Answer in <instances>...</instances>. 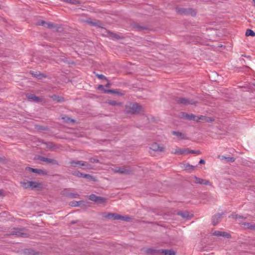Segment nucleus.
<instances>
[{
  "label": "nucleus",
  "mask_w": 255,
  "mask_h": 255,
  "mask_svg": "<svg viewBox=\"0 0 255 255\" xmlns=\"http://www.w3.org/2000/svg\"><path fill=\"white\" fill-rule=\"evenodd\" d=\"M113 170L115 173H118L124 175L132 174L134 171V169L133 168L129 166L116 167Z\"/></svg>",
  "instance_id": "1"
},
{
  "label": "nucleus",
  "mask_w": 255,
  "mask_h": 255,
  "mask_svg": "<svg viewBox=\"0 0 255 255\" xmlns=\"http://www.w3.org/2000/svg\"><path fill=\"white\" fill-rule=\"evenodd\" d=\"M71 166L73 167H79L85 166L88 169H91V165L87 162L80 160H72L70 162Z\"/></svg>",
  "instance_id": "2"
},
{
  "label": "nucleus",
  "mask_w": 255,
  "mask_h": 255,
  "mask_svg": "<svg viewBox=\"0 0 255 255\" xmlns=\"http://www.w3.org/2000/svg\"><path fill=\"white\" fill-rule=\"evenodd\" d=\"M24 228H14L11 231V235H15L17 237L26 238L28 237V234L24 232Z\"/></svg>",
  "instance_id": "3"
},
{
  "label": "nucleus",
  "mask_w": 255,
  "mask_h": 255,
  "mask_svg": "<svg viewBox=\"0 0 255 255\" xmlns=\"http://www.w3.org/2000/svg\"><path fill=\"white\" fill-rule=\"evenodd\" d=\"M176 10L178 13L184 15L195 16L196 13L195 10L192 8H177Z\"/></svg>",
  "instance_id": "4"
},
{
  "label": "nucleus",
  "mask_w": 255,
  "mask_h": 255,
  "mask_svg": "<svg viewBox=\"0 0 255 255\" xmlns=\"http://www.w3.org/2000/svg\"><path fill=\"white\" fill-rule=\"evenodd\" d=\"M141 106L137 104H134L128 108H127V112L128 113L134 114L138 113L141 110Z\"/></svg>",
  "instance_id": "5"
},
{
  "label": "nucleus",
  "mask_w": 255,
  "mask_h": 255,
  "mask_svg": "<svg viewBox=\"0 0 255 255\" xmlns=\"http://www.w3.org/2000/svg\"><path fill=\"white\" fill-rule=\"evenodd\" d=\"M175 101L178 104L183 105L195 104V102L193 100L183 97H177Z\"/></svg>",
  "instance_id": "6"
},
{
  "label": "nucleus",
  "mask_w": 255,
  "mask_h": 255,
  "mask_svg": "<svg viewBox=\"0 0 255 255\" xmlns=\"http://www.w3.org/2000/svg\"><path fill=\"white\" fill-rule=\"evenodd\" d=\"M37 159L40 161H44L53 165H59L58 162L53 159L48 158L42 156H39Z\"/></svg>",
  "instance_id": "7"
},
{
  "label": "nucleus",
  "mask_w": 255,
  "mask_h": 255,
  "mask_svg": "<svg viewBox=\"0 0 255 255\" xmlns=\"http://www.w3.org/2000/svg\"><path fill=\"white\" fill-rule=\"evenodd\" d=\"M150 149L154 151L163 152L165 150V147L160 146L159 144L157 143H153L151 145Z\"/></svg>",
  "instance_id": "8"
},
{
  "label": "nucleus",
  "mask_w": 255,
  "mask_h": 255,
  "mask_svg": "<svg viewBox=\"0 0 255 255\" xmlns=\"http://www.w3.org/2000/svg\"><path fill=\"white\" fill-rule=\"evenodd\" d=\"M194 180L193 182L196 184H203L206 185H211V183L206 179H203L201 178H198L197 177H195L194 178Z\"/></svg>",
  "instance_id": "9"
},
{
  "label": "nucleus",
  "mask_w": 255,
  "mask_h": 255,
  "mask_svg": "<svg viewBox=\"0 0 255 255\" xmlns=\"http://www.w3.org/2000/svg\"><path fill=\"white\" fill-rule=\"evenodd\" d=\"M36 24L38 25H42L44 27H47L49 28H55L54 24L51 22H46L44 20H39L36 22Z\"/></svg>",
  "instance_id": "10"
},
{
  "label": "nucleus",
  "mask_w": 255,
  "mask_h": 255,
  "mask_svg": "<svg viewBox=\"0 0 255 255\" xmlns=\"http://www.w3.org/2000/svg\"><path fill=\"white\" fill-rule=\"evenodd\" d=\"M222 215V213H218L212 217V222L213 226H216L220 221Z\"/></svg>",
  "instance_id": "11"
},
{
  "label": "nucleus",
  "mask_w": 255,
  "mask_h": 255,
  "mask_svg": "<svg viewBox=\"0 0 255 255\" xmlns=\"http://www.w3.org/2000/svg\"><path fill=\"white\" fill-rule=\"evenodd\" d=\"M213 235L218 237H223L226 238H230V235L225 232H221L219 231H215L213 233Z\"/></svg>",
  "instance_id": "12"
},
{
  "label": "nucleus",
  "mask_w": 255,
  "mask_h": 255,
  "mask_svg": "<svg viewBox=\"0 0 255 255\" xmlns=\"http://www.w3.org/2000/svg\"><path fill=\"white\" fill-rule=\"evenodd\" d=\"M26 97L30 101L36 103H39L41 101V99L39 97L36 96L34 94H28L26 95Z\"/></svg>",
  "instance_id": "13"
},
{
  "label": "nucleus",
  "mask_w": 255,
  "mask_h": 255,
  "mask_svg": "<svg viewBox=\"0 0 255 255\" xmlns=\"http://www.w3.org/2000/svg\"><path fill=\"white\" fill-rule=\"evenodd\" d=\"M182 118L190 121H196L197 117L193 114H188L186 113H182Z\"/></svg>",
  "instance_id": "14"
},
{
  "label": "nucleus",
  "mask_w": 255,
  "mask_h": 255,
  "mask_svg": "<svg viewBox=\"0 0 255 255\" xmlns=\"http://www.w3.org/2000/svg\"><path fill=\"white\" fill-rule=\"evenodd\" d=\"M177 215L181 216L184 219H189L191 218L192 215L190 214L188 211L178 212Z\"/></svg>",
  "instance_id": "15"
},
{
  "label": "nucleus",
  "mask_w": 255,
  "mask_h": 255,
  "mask_svg": "<svg viewBox=\"0 0 255 255\" xmlns=\"http://www.w3.org/2000/svg\"><path fill=\"white\" fill-rule=\"evenodd\" d=\"M185 153L186 150L185 149L180 148L178 147H177L176 149L171 151V153L174 154L182 155L185 154Z\"/></svg>",
  "instance_id": "16"
},
{
  "label": "nucleus",
  "mask_w": 255,
  "mask_h": 255,
  "mask_svg": "<svg viewBox=\"0 0 255 255\" xmlns=\"http://www.w3.org/2000/svg\"><path fill=\"white\" fill-rule=\"evenodd\" d=\"M29 185H30V189H34L35 188H41L42 185L41 183L36 181H29Z\"/></svg>",
  "instance_id": "17"
},
{
  "label": "nucleus",
  "mask_w": 255,
  "mask_h": 255,
  "mask_svg": "<svg viewBox=\"0 0 255 255\" xmlns=\"http://www.w3.org/2000/svg\"><path fill=\"white\" fill-rule=\"evenodd\" d=\"M172 134L176 136L180 139H184L186 138L185 134L179 131H172Z\"/></svg>",
  "instance_id": "18"
},
{
  "label": "nucleus",
  "mask_w": 255,
  "mask_h": 255,
  "mask_svg": "<svg viewBox=\"0 0 255 255\" xmlns=\"http://www.w3.org/2000/svg\"><path fill=\"white\" fill-rule=\"evenodd\" d=\"M175 252L173 250H161L160 255H175Z\"/></svg>",
  "instance_id": "19"
},
{
  "label": "nucleus",
  "mask_w": 255,
  "mask_h": 255,
  "mask_svg": "<svg viewBox=\"0 0 255 255\" xmlns=\"http://www.w3.org/2000/svg\"><path fill=\"white\" fill-rule=\"evenodd\" d=\"M146 253L151 255H160L161 250H155L153 249H148L146 250Z\"/></svg>",
  "instance_id": "20"
},
{
  "label": "nucleus",
  "mask_w": 255,
  "mask_h": 255,
  "mask_svg": "<svg viewBox=\"0 0 255 255\" xmlns=\"http://www.w3.org/2000/svg\"><path fill=\"white\" fill-rule=\"evenodd\" d=\"M30 74L34 77H36V78L38 79H41L43 77H45V76L40 73H37V72H35L34 71H32V72H30Z\"/></svg>",
  "instance_id": "21"
},
{
  "label": "nucleus",
  "mask_w": 255,
  "mask_h": 255,
  "mask_svg": "<svg viewBox=\"0 0 255 255\" xmlns=\"http://www.w3.org/2000/svg\"><path fill=\"white\" fill-rule=\"evenodd\" d=\"M87 23H89L91 25L97 26L99 27H102L103 24L100 21H87Z\"/></svg>",
  "instance_id": "22"
},
{
  "label": "nucleus",
  "mask_w": 255,
  "mask_h": 255,
  "mask_svg": "<svg viewBox=\"0 0 255 255\" xmlns=\"http://www.w3.org/2000/svg\"><path fill=\"white\" fill-rule=\"evenodd\" d=\"M118 214L116 213H108L106 214L104 217L108 219H113L114 220H117V217Z\"/></svg>",
  "instance_id": "23"
},
{
  "label": "nucleus",
  "mask_w": 255,
  "mask_h": 255,
  "mask_svg": "<svg viewBox=\"0 0 255 255\" xmlns=\"http://www.w3.org/2000/svg\"><path fill=\"white\" fill-rule=\"evenodd\" d=\"M35 173L39 174V175H48V171L45 170L40 169H36L35 168Z\"/></svg>",
  "instance_id": "24"
},
{
  "label": "nucleus",
  "mask_w": 255,
  "mask_h": 255,
  "mask_svg": "<svg viewBox=\"0 0 255 255\" xmlns=\"http://www.w3.org/2000/svg\"><path fill=\"white\" fill-rule=\"evenodd\" d=\"M50 98L53 99L54 101H56L58 102H61L63 101V98L62 97H59L55 95L50 96Z\"/></svg>",
  "instance_id": "25"
},
{
  "label": "nucleus",
  "mask_w": 255,
  "mask_h": 255,
  "mask_svg": "<svg viewBox=\"0 0 255 255\" xmlns=\"http://www.w3.org/2000/svg\"><path fill=\"white\" fill-rule=\"evenodd\" d=\"M61 1L66 2L67 3H69L72 4H79L81 3V2L79 0H61Z\"/></svg>",
  "instance_id": "26"
},
{
  "label": "nucleus",
  "mask_w": 255,
  "mask_h": 255,
  "mask_svg": "<svg viewBox=\"0 0 255 255\" xmlns=\"http://www.w3.org/2000/svg\"><path fill=\"white\" fill-rule=\"evenodd\" d=\"M185 150H186V153L185 154H189V153L200 154L201 153L200 150H190L188 148L185 149Z\"/></svg>",
  "instance_id": "27"
},
{
  "label": "nucleus",
  "mask_w": 255,
  "mask_h": 255,
  "mask_svg": "<svg viewBox=\"0 0 255 255\" xmlns=\"http://www.w3.org/2000/svg\"><path fill=\"white\" fill-rule=\"evenodd\" d=\"M117 217V220H121L125 221H128L130 219L128 216H123L119 214H118Z\"/></svg>",
  "instance_id": "28"
},
{
  "label": "nucleus",
  "mask_w": 255,
  "mask_h": 255,
  "mask_svg": "<svg viewBox=\"0 0 255 255\" xmlns=\"http://www.w3.org/2000/svg\"><path fill=\"white\" fill-rule=\"evenodd\" d=\"M82 178H86L89 180L96 181V179L94 177L88 174H84Z\"/></svg>",
  "instance_id": "29"
},
{
  "label": "nucleus",
  "mask_w": 255,
  "mask_h": 255,
  "mask_svg": "<svg viewBox=\"0 0 255 255\" xmlns=\"http://www.w3.org/2000/svg\"><path fill=\"white\" fill-rule=\"evenodd\" d=\"M245 227L247 229H249L253 230H255V224H250L249 223L244 224Z\"/></svg>",
  "instance_id": "30"
},
{
  "label": "nucleus",
  "mask_w": 255,
  "mask_h": 255,
  "mask_svg": "<svg viewBox=\"0 0 255 255\" xmlns=\"http://www.w3.org/2000/svg\"><path fill=\"white\" fill-rule=\"evenodd\" d=\"M246 35L247 36H255V33L253 30H252L250 29H248L246 32Z\"/></svg>",
  "instance_id": "31"
},
{
  "label": "nucleus",
  "mask_w": 255,
  "mask_h": 255,
  "mask_svg": "<svg viewBox=\"0 0 255 255\" xmlns=\"http://www.w3.org/2000/svg\"><path fill=\"white\" fill-rule=\"evenodd\" d=\"M72 174L75 176H77L78 177H81V178H82L83 175V173L82 172H80L79 171H73V172H72Z\"/></svg>",
  "instance_id": "32"
},
{
  "label": "nucleus",
  "mask_w": 255,
  "mask_h": 255,
  "mask_svg": "<svg viewBox=\"0 0 255 255\" xmlns=\"http://www.w3.org/2000/svg\"><path fill=\"white\" fill-rule=\"evenodd\" d=\"M105 93H112V94H116L118 95H121L117 90H104Z\"/></svg>",
  "instance_id": "33"
},
{
  "label": "nucleus",
  "mask_w": 255,
  "mask_h": 255,
  "mask_svg": "<svg viewBox=\"0 0 255 255\" xmlns=\"http://www.w3.org/2000/svg\"><path fill=\"white\" fill-rule=\"evenodd\" d=\"M89 199L91 201L96 202V201H98V196L95 195V194H91L89 196Z\"/></svg>",
  "instance_id": "34"
},
{
  "label": "nucleus",
  "mask_w": 255,
  "mask_h": 255,
  "mask_svg": "<svg viewBox=\"0 0 255 255\" xmlns=\"http://www.w3.org/2000/svg\"><path fill=\"white\" fill-rule=\"evenodd\" d=\"M21 184H22V187L24 188H25V189L30 188V185H29L30 184L29 181L24 182H22Z\"/></svg>",
  "instance_id": "35"
},
{
  "label": "nucleus",
  "mask_w": 255,
  "mask_h": 255,
  "mask_svg": "<svg viewBox=\"0 0 255 255\" xmlns=\"http://www.w3.org/2000/svg\"><path fill=\"white\" fill-rule=\"evenodd\" d=\"M108 103L110 105H112V106H116V105H121V103H118L116 101H114V100L110 101Z\"/></svg>",
  "instance_id": "36"
},
{
  "label": "nucleus",
  "mask_w": 255,
  "mask_h": 255,
  "mask_svg": "<svg viewBox=\"0 0 255 255\" xmlns=\"http://www.w3.org/2000/svg\"><path fill=\"white\" fill-rule=\"evenodd\" d=\"M89 160V161L91 163H99L100 162L99 160L98 159L94 158V157H90Z\"/></svg>",
  "instance_id": "37"
},
{
  "label": "nucleus",
  "mask_w": 255,
  "mask_h": 255,
  "mask_svg": "<svg viewBox=\"0 0 255 255\" xmlns=\"http://www.w3.org/2000/svg\"><path fill=\"white\" fill-rule=\"evenodd\" d=\"M106 201V199L104 198H103L102 197L98 196V201H96V202H98L100 203H103L105 202Z\"/></svg>",
  "instance_id": "38"
},
{
  "label": "nucleus",
  "mask_w": 255,
  "mask_h": 255,
  "mask_svg": "<svg viewBox=\"0 0 255 255\" xmlns=\"http://www.w3.org/2000/svg\"><path fill=\"white\" fill-rule=\"evenodd\" d=\"M62 119L63 120H64V121L66 123H70V122L73 123V122H74V120L71 119L70 118H69L68 117L62 118Z\"/></svg>",
  "instance_id": "39"
},
{
  "label": "nucleus",
  "mask_w": 255,
  "mask_h": 255,
  "mask_svg": "<svg viewBox=\"0 0 255 255\" xmlns=\"http://www.w3.org/2000/svg\"><path fill=\"white\" fill-rule=\"evenodd\" d=\"M206 120V117L204 116H200V117H198L197 118H196V120L197 122H199L200 120Z\"/></svg>",
  "instance_id": "40"
},
{
  "label": "nucleus",
  "mask_w": 255,
  "mask_h": 255,
  "mask_svg": "<svg viewBox=\"0 0 255 255\" xmlns=\"http://www.w3.org/2000/svg\"><path fill=\"white\" fill-rule=\"evenodd\" d=\"M77 204H78V201H73L71 202L70 203L69 205L73 207H77V206H78V205Z\"/></svg>",
  "instance_id": "41"
},
{
  "label": "nucleus",
  "mask_w": 255,
  "mask_h": 255,
  "mask_svg": "<svg viewBox=\"0 0 255 255\" xmlns=\"http://www.w3.org/2000/svg\"><path fill=\"white\" fill-rule=\"evenodd\" d=\"M233 218L234 219H242V218H244V217L243 216H241V215H237V214H235V215H232Z\"/></svg>",
  "instance_id": "42"
},
{
  "label": "nucleus",
  "mask_w": 255,
  "mask_h": 255,
  "mask_svg": "<svg viewBox=\"0 0 255 255\" xmlns=\"http://www.w3.org/2000/svg\"><path fill=\"white\" fill-rule=\"evenodd\" d=\"M225 159H226L228 161L233 162L235 161V158L232 157H225Z\"/></svg>",
  "instance_id": "43"
},
{
  "label": "nucleus",
  "mask_w": 255,
  "mask_h": 255,
  "mask_svg": "<svg viewBox=\"0 0 255 255\" xmlns=\"http://www.w3.org/2000/svg\"><path fill=\"white\" fill-rule=\"evenodd\" d=\"M96 76L100 79H104L107 80V78L102 74H97Z\"/></svg>",
  "instance_id": "44"
},
{
  "label": "nucleus",
  "mask_w": 255,
  "mask_h": 255,
  "mask_svg": "<svg viewBox=\"0 0 255 255\" xmlns=\"http://www.w3.org/2000/svg\"><path fill=\"white\" fill-rule=\"evenodd\" d=\"M54 146V145L52 142H49L47 144V147L49 149H52Z\"/></svg>",
  "instance_id": "45"
},
{
  "label": "nucleus",
  "mask_w": 255,
  "mask_h": 255,
  "mask_svg": "<svg viewBox=\"0 0 255 255\" xmlns=\"http://www.w3.org/2000/svg\"><path fill=\"white\" fill-rule=\"evenodd\" d=\"M69 196L71 198H77L79 196V195L77 193H71L69 194Z\"/></svg>",
  "instance_id": "46"
},
{
  "label": "nucleus",
  "mask_w": 255,
  "mask_h": 255,
  "mask_svg": "<svg viewBox=\"0 0 255 255\" xmlns=\"http://www.w3.org/2000/svg\"><path fill=\"white\" fill-rule=\"evenodd\" d=\"M26 169L28 170L30 172L35 173V168H33L28 167L26 168Z\"/></svg>",
  "instance_id": "47"
},
{
  "label": "nucleus",
  "mask_w": 255,
  "mask_h": 255,
  "mask_svg": "<svg viewBox=\"0 0 255 255\" xmlns=\"http://www.w3.org/2000/svg\"><path fill=\"white\" fill-rule=\"evenodd\" d=\"M205 121L207 122L211 123V122H212L214 120L211 118L206 117V120H205Z\"/></svg>",
  "instance_id": "48"
},
{
  "label": "nucleus",
  "mask_w": 255,
  "mask_h": 255,
  "mask_svg": "<svg viewBox=\"0 0 255 255\" xmlns=\"http://www.w3.org/2000/svg\"><path fill=\"white\" fill-rule=\"evenodd\" d=\"M113 37L117 39H119L121 38V37L117 34H113Z\"/></svg>",
  "instance_id": "49"
},
{
  "label": "nucleus",
  "mask_w": 255,
  "mask_h": 255,
  "mask_svg": "<svg viewBox=\"0 0 255 255\" xmlns=\"http://www.w3.org/2000/svg\"><path fill=\"white\" fill-rule=\"evenodd\" d=\"M98 89L99 90H103L104 91V90H105V89H104L103 86L102 85H99Z\"/></svg>",
  "instance_id": "50"
},
{
  "label": "nucleus",
  "mask_w": 255,
  "mask_h": 255,
  "mask_svg": "<svg viewBox=\"0 0 255 255\" xmlns=\"http://www.w3.org/2000/svg\"><path fill=\"white\" fill-rule=\"evenodd\" d=\"M135 28H137L138 30H142L143 29V27L140 26H139L138 25H136L135 26Z\"/></svg>",
  "instance_id": "51"
},
{
  "label": "nucleus",
  "mask_w": 255,
  "mask_h": 255,
  "mask_svg": "<svg viewBox=\"0 0 255 255\" xmlns=\"http://www.w3.org/2000/svg\"><path fill=\"white\" fill-rule=\"evenodd\" d=\"M199 163L204 164L205 163V161L204 159H200L199 161Z\"/></svg>",
  "instance_id": "52"
},
{
  "label": "nucleus",
  "mask_w": 255,
  "mask_h": 255,
  "mask_svg": "<svg viewBox=\"0 0 255 255\" xmlns=\"http://www.w3.org/2000/svg\"><path fill=\"white\" fill-rule=\"evenodd\" d=\"M83 203L84 202L82 201H78L77 204L78 205V206H81Z\"/></svg>",
  "instance_id": "53"
},
{
  "label": "nucleus",
  "mask_w": 255,
  "mask_h": 255,
  "mask_svg": "<svg viewBox=\"0 0 255 255\" xmlns=\"http://www.w3.org/2000/svg\"><path fill=\"white\" fill-rule=\"evenodd\" d=\"M111 85V84L110 83H108L106 85V87H109Z\"/></svg>",
  "instance_id": "54"
},
{
  "label": "nucleus",
  "mask_w": 255,
  "mask_h": 255,
  "mask_svg": "<svg viewBox=\"0 0 255 255\" xmlns=\"http://www.w3.org/2000/svg\"><path fill=\"white\" fill-rule=\"evenodd\" d=\"M187 167L191 168L193 167V166L192 165H190V164H188L187 165Z\"/></svg>",
  "instance_id": "55"
},
{
  "label": "nucleus",
  "mask_w": 255,
  "mask_h": 255,
  "mask_svg": "<svg viewBox=\"0 0 255 255\" xmlns=\"http://www.w3.org/2000/svg\"><path fill=\"white\" fill-rule=\"evenodd\" d=\"M225 157H226V156H222V158H221V159H225Z\"/></svg>",
  "instance_id": "56"
},
{
  "label": "nucleus",
  "mask_w": 255,
  "mask_h": 255,
  "mask_svg": "<svg viewBox=\"0 0 255 255\" xmlns=\"http://www.w3.org/2000/svg\"><path fill=\"white\" fill-rule=\"evenodd\" d=\"M2 192L1 190H0V195L1 194Z\"/></svg>",
  "instance_id": "57"
},
{
  "label": "nucleus",
  "mask_w": 255,
  "mask_h": 255,
  "mask_svg": "<svg viewBox=\"0 0 255 255\" xmlns=\"http://www.w3.org/2000/svg\"><path fill=\"white\" fill-rule=\"evenodd\" d=\"M254 0V2H255V0Z\"/></svg>",
  "instance_id": "58"
}]
</instances>
